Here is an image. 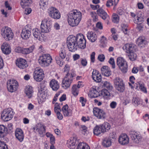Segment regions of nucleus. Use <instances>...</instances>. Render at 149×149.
Here are the masks:
<instances>
[{"label":"nucleus","mask_w":149,"mask_h":149,"mask_svg":"<svg viewBox=\"0 0 149 149\" xmlns=\"http://www.w3.org/2000/svg\"><path fill=\"white\" fill-rule=\"evenodd\" d=\"M92 78L97 82H100L102 81V76L98 71L93 70L92 73Z\"/></svg>","instance_id":"obj_19"},{"label":"nucleus","mask_w":149,"mask_h":149,"mask_svg":"<svg viewBox=\"0 0 149 149\" xmlns=\"http://www.w3.org/2000/svg\"><path fill=\"white\" fill-rule=\"evenodd\" d=\"M32 31L33 35L35 38L38 40V39H40L41 40L42 39V37H41V38H40V36L41 33L40 29L37 28L34 29Z\"/></svg>","instance_id":"obj_37"},{"label":"nucleus","mask_w":149,"mask_h":149,"mask_svg":"<svg viewBox=\"0 0 149 149\" xmlns=\"http://www.w3.org/2000/svg\"><path fill=\"white\" fill-rule=\"evenodd\" d=\"M134 23L136 24H142L144 22L143 18L142 16L141 13H138L137 16L134 20Z\"/></svg>","instance_id":"obj_35"},{"label":"nucleus","mask_w":149,"mask_h":149,"mask_svg":"<svg viewBox=\"0 0 149 149\" xmlns=\"http://www.w3.org/2000/svg\"><path fill=\"white\" fill-rule=\"evenodd\" d=\"M38 95L39 102L42 103L45 101L47 94L43 90L39 89Z\"/></svg>","instance_id":"obj_24"},{"label":"nucleus","mask_w":149,"mask_h":149,"mask_svg":"<svg viewBox=\"0 0 149 149\" xmlns=\"http://www.w3.org/2000/svg\"><path fill=\"white\" fill-rule=\"evenodd\" d=\"M55 60L57 63L60 66H62L63 65V62L62 61L61 58L58 56H56L55 57Z\"/></svg>","instance_id":"obj_52"},{"label":"nucleus","mask_w":149,"mask_h":149,"mask_svg":"<svg viewBox=\"0 0 149 149\" xmlns=\"http://www.w3.org/2000/svg\"><path fill=\"white\" fill-rule=\"evenodd\" d=\"M16 138L20 142H22L24 138V135L22 130L20 128H17L15 131Z\"/></svg>","instance_id":"obj_21"},{"label":"nucleus","mask_w":149,"mask_h":149,"mask_svg":"<svg viewBox=\"0 0 149 149\" xmlns=\"http://www.w3.org/2000/svg\"><path fill=\"white\" fill-rule=\"evenodd\" d=\"M62 111L64 116H70L72 114V110L68 109V105L66 104L64 106L62 109Z\"/></svg>","instance_id":"obj_30"},{"label":"nucleus","mask_w":149,"mask_h":149,"mask_svg":"<svg viewBox=\"0 0 149 149\" xmlns=\"http://www.w3.org/2000/svg\"><path fill=\"white\" fill-rule=\"evenodd\" d=\"M139 69V71L140 74L142 76H144L145 74L144 69V67L142 65H140L138 67Z\"/></svg>","instance_id":"obj_53"},{"label":"nucleus","mask_w":149,"mask_h":149,"mask_svg":"<svg viewBox=\"0 0 149 149\" xmlns=\"http://www.w3.org/2000/svg\"><path fill=\"white\" fill-rule=\"evenodd\" d=\"M89 95H90L91 97L95 98L98 97L99 93L95 88H92L90 89Z\"/></svg>","instance_id":"obj_38"},{"label":"nucleus","mask_w":149,"mask_h":149,"mask_svg":"<svg viewBox=\"0 0 149 149\" xmlns=\"http://www.w3.org/2000/svg\"><path fill=\"white\" fill-rule=\"evenodd\" d=\"M23 49L24 48L21 47H17L15 49V52L18 53H22L23 54Z\"/></svg>","instance_id":"obj_64"},{"label":"nucleus","mask_w":149,"mask_h":149,"mask_svg":"<svg viewBox=\"0 0 149 149\" xmlns=\"http://www.w3.org/2000/svg\"><path fill=\"white\" fill-rule=\"evenodd\" d=\"M100 42L101 43L105 45L107 43V39L104 36H102L101 37Z\"/></svg>","instance_id":"obj_57"},{"label":"nucleus","mask_w":149,"mask_h":149,"mask_svg":"<svg viewBox=\"0 0 149 149\" xmlns=\"http://www.w3.org/2000/svg\"><path fill=\"white\" fill-rule=\"evenodd\" d=\"M87 36L89 41L92 42H95L97 38L95 33L93 31L88 32L87 34Z\"/></svg>","instance_id":"obj_27"},{"label":"nucleus","mask_w":149,"mask_h":149,"mask_svg":"<svg viewBox=\"0 0 149 149\" xmlns=\"http://www.w3.org/2000/svg\"><path fill=\"white\" fill-rule=\"evenodd\" d=\"M7 84L8 90L11 93L16 91L19 86L18 82L13 79L8 80Z\"/></svg>","instance_id":"obj_12"},{"label":"nucleus","mask_w":149,"mask_h":149,"mask_svg":"<svg viewBox=\"0 0 149 149\" xmlns=\"http://www.w3.org/2000/svg\"><path fill=\"white\" fill-rule=\"evenodd\" d=\"M32 2V0H21L20 4L22 7L24 8L25 7L28 6Z\"/></svg>","instance_id":"obj_45"},{"label":"nucleus","mask_w":149,"mask_h":149,"mask_svg":"<svg viewBox=\"0 0 149 149\" xmlns=\"http://www.w3.org/2000/svg\"><path fill=\"white\" fill-rule=\"evenodd\" d=\"M31 34V32L29 29L24 28L21 32V37L23 39H27L30 37Z\"/></svg>","instance_id":"obj_25"},{"label":"nucleus","mask_w":149,"mask_h":149,"mask_svg":"<svg viewBox=\"0 0 149 149\" xmlns=\"http://www.w3.org/2000/svg\"><path fill=\"white\" fill-rule=\"evenodd\" d=\"M117 65L123 73H126L127 72V63L123 58L119 57L117 58Z\"/></svg>","instance_id":"obj_13"},{"label":"nucleus","mask_w":149,"mask_h":149,"mask_svg":"<svg viewBox=\"0 0 149 149\" xmlns=\"http://www.w3.org/2000/svg\"><path fill=\"white\" fill-rule=\"evenodd\" d=\"M95 53L94 52H93L90 55L91 62L93 63H94L95 61Z\"/></svg>","instance_id":"obj_62"},{"label":"nucleus","mask_w":149,"mask_h":149,"mask_svg":"<svg viewBox=\"0 0 149 149\" xmlns=\"http://www.w3.org/2000/svg\"><path fill=\"white\" fill-rule=\"evenodd\" d=\"M109 63L111 65L113 68L114 69L115 68V61L113 58L112 57L110 58L109 61Z\"/></svg>","instance_id":"obj_54"},{"label":"nucleus","mask_w":149,"mask_h":149,"mask_svg":"<svg viewBox=\"0 0 149 149\" xmlns=\"http://www.w3.org/2000/svg\"><path fill=\"white\" fill-rule=\"evenodd\" d=\"M117 105V103L115 101H112L111 102L109 106L112 109H115Z\"/></svg>","instance_id":"obj_61"},{"label":"nucleus","mask_w":149,"mask_h":149,"mask_svg":"<svg viewBox=\"0 0 149 149\" xmlns=\"http://www.w3.org/2000/svg\"><path fill=\"white\" fill-rule=\"evenodd\" d=\"M72 38L75 40L79 46V47L81 49H84L86 47V40L84 36L81 33H78L75 36L70 35Z\"/></svg>","instance_id":"obj_4"},{"label":"nucleus","mask_w":149,"mask_h":149,"mask_svg":"<svg viewBox=\"0 0 149 149\" xmlns=\"http://www.w3.org/2000/svg\"><path fill=\"white\" fill-rule=\"evenodd\" d=\"M116 138V132L114 131H112L109 134V139H110L112 140L115 139Z\"/></svg>","instance_id":"obj_55"},{"label":"nucleus","mask_w":149,"mask_h":149,"mask_svg":"<svg viewBox=\"0 0 149 149\" xmlns=\"http://www.w3.org/2000/svg\"><path fill=\"white\" fill-rule=\"evenodd\" d=\"M82 17L81 13L77 10L70 11L68 15V21L69 25L74 27L78 25Z\"/></svg>","instance_id":"obj_1"},{"label":"nucleus","mask_w":149,"mask_h":149,"mask_svg":"<svg viewBox=\"0 0 149 149\" xmlns=\"http://www.w3.org/2000/svg\"><path fill=\"white\" fill-rule=\"evenodd\" d=\"M14 114L13 109L11 108H8L5 109L2 112L1 118L4 121H7L13 118Z\"/></svg>","instance_id":"obj_7"},{"label":"nucleus","mask_w":149,"mask_h":149,"mask_svg":"<svg viewBox=\"0 0 149 149\" xmlns=\"http://www.w3.org/2000/svg\"><path fill=\"white\" fill-rule=\"evenodd\" d=\"M134 52H133L129 53L130 54L129 56V59L132 61L135 60L137 57L136 54L134 53Z\"/></svg>","instance_id":"obj_49"},{"label":"nucleus","mask_w":149,"mask_h":149,"mask_svg":"<svg viewBox=\"0 0 149 149\" xmlns=\"http://www.w3.org/2000/svg\"><path fill=\"white\" fill-rule=\"evenodd\" d=\"M129 138L125 134H122L119 137L118 142L122 145H126L129 143Z\"/></svg>","instance_id":"obj_17"},{"label":"nucleus","mask_w":149,"mask_h":149,"mask_svg":"<svg viewBox=\"0 0 149 149\" xmlns=\"http://www.w3.org/2000/svg\"><path fill=\"white\" fill-rule=\"evenodd\" d=\"M77 149H90L88 145L83 142L79 143L77 146Z\"/></svg>","instance_id":"obj_43"},{"label":"nucleus","mask_w":149,"mask_h":149,"mask_svg":"<svg viewBox=\"0 0 149 149\" xmlns=\"http://www.w3.org/2000/svg\"><path fill=\"white\" fill-rule=\"evenodd\" d=\"M135 86H136V89H139L144 93H147L146 88L142 81H139L137 82L135 84Z\"/></svg>","instance_id":"obj_20"},{"label":"nucleus","mask_w":149,"mask_h":149,"mask_svg":"<svg viewBox=\"0 0 149 149\" xmlns=\"http://www.w3.org/2000/svg\"><path fill=\"white\" fill-rule=\"evenodd\" d=\"M121 26L123 32L125 34H126L127 33V26L126 24H123L121 25Z\"/></svg>","instance_id":"obj_58"},{"label":"nucleus","mask_w":149,"mask_h":149,"mask_svg":"<svg viewBox=\"0 0 149 149\" xmlns=\"http://www.w3.org/2000/svg\"><path fill=\"white\" fill-rule=\"evenodd\" d=\"M1 48L3 53L5 54H9L11 52V50L10 46L7 43H3L1 46Z\"/></svg>","instance_id":"obj_26"},{"label":"nucleus","mask_w":149,"mask_h":149,"mask_svg":"<svg viewBox=\"0 0 149 149\" xmlns=\"http://www.w3.org/2000/svg\"><path fill=\"white\" fill-rule=\"evenodd\" d=\"M50 87L53 91H56L59 87V84L58 81L55 79H52L49 83Z\"/></svg>","instance_id":"obj_29"},{"label":"nucleus","mask_w":149,"mask_h":149,"mask_svg":"<svg viewBox=\"0 0 149 149\" xmlns=\"http://www.w3.org/2000/svg\"><path fill=\"white\" fill-rule=\"evenodd\" d=\"M1 33L3 37L7 40H9L13 37V34L12 30L8 27L2 28Z\"/></svg>","instance_id":"obj_6"},{"label":"nucleus","mask_w":149,"mask_h":149,"mask_svg":"<svg viewBox=\"0 0 149 149\" xmlns=\"http://www.w3.org/2000/svg\"><path fill=\"white\" fill-rule=\"evenodd\" d=\"M102 74L104 76L109 77L111 74V72L110 69L107 66H103L101 68Z\"/></svg>","instance_id":"obj_32"},{"label":"nucleus","mask_w":149,"mask_h":149,"mask_svg":"<svg viewBox=\"0 0 149 149\" xmlns=\"http://www.w3.org/2000/svg\"><path fill=\"white\" fill-rule=\"evenodd\" d=\"M135 80V78L134 76H131L130 77V81L131 82L129 83V86L132 88L133 86L132 85V84H134V81Z\"/></svg>","instance_id":"obj_56"},{"label":"nucleus","mask_w":149,"mask_h":149,"mask_svg":"<svg viewBox=\"0 0 149 149\" xmlns=\"http://www.w3.org/2000/svg\"><path fill=\"white\" fill-rule=\"evenodd\" d=\"M130 136L132 141L135 143H138L141 139V136L136 132H132L130 134Z\"/></svg>","instance_id":"obj_22"},{"label":"nucleus","mask_w":149,"mask_h":149,"mask_svg":"<svg viewBox=\"0 0 149 149\" xmlns=\"http://www.w3.org/2000/svg\"><path fill=\"white\" fill-rule=\"evenodd\" d=\"M94 115L99 119H104L105 118L106 113L102 109L97 107H94L93 109Z\"/></svg>","instance_id":"obj_15"},{"label":"nucleus","mask_w":149,"mask_h":149,"mask_svg":"<svg viewBox=\"0 0 149 149\" xmlns=\"http://www.w3.org/2000/svg\"><path fill=\"white\" fill-rule=\"evenodd\" d=\"M149 104L148 99L146 98L144 100L143 102H142V105L144 107H148Z\"/></svg>","instance_id":"obj_60"},{"label":"nucleus","mask_w":149,"mask_h":149,"mask_svg":"<svg viewBox=\"0 0 149 149\" xmlns=\"http://www.w3.org/2000/svg\"><path fill=\"white\" fill-rule=\"evenodd\" d=\"M0 149H8L7 146L5 143L0 141Z\"/></svg>","instance_id":"obj_59"},{"label":"nucleus","mask_w":149,"mask_h":149,"mask_svg":"<svg viewBox=\"0 0 149 149\" xmlns=\"http://www.w3.org/2000/svg\"><path fill=\"white\" fill-rule=\"evenodd\" d=\"M24 92L29 98L31 97L33 93V87L29 86H26Z\"/></svg>","instance_id":"obj_28"},{"label":"nucleus","mask_w":149,"mask_h":149,"mask_svg":"<svg viewBox=\"0 0 149 149\" xmlns=\"http://www.w3.org/2000/svg\"><path fill=\"white\" fill-rule=\"evenodd\" d=\"M135 47L134 44L133 43H127L123 45V49L127 53L135 52Z\"/></svg>","instance_id":"obj_18"},{"label":"nucleus","mask_w":149,"mask_h":149,"mask_svg":"<svg viewBox=\"0 0 149 149\" xmlns=\"http://www.w3.org/2000/svg\"><path fill=\"white\" fill-rule=\"evenodd\" d=\"M105 56L103 54H99L97 57L98 59L101 62H103L105 59Z\"/></svg>","instance_id":"obj_63"},{"label":"nucleus","mask_w":149,"mask_h":149,"mask_svg":"<svg viewBox=\"0 0 149 149\" xmlns=\"http://www.w3.org/2000/svg\"><path fill=\"white\" fill-rule=\"evenodd\" d=\"M7 128L3 125H0V137L1 138L3 137V134L7 131Z\"/></svg>","instance_id":"obj_46"},{"label":"nucleus","mask_w":149,"mask_h":149,"mask_svg":"<svg viewBox=\"0 0 149 149\" xmlns=\"http://www.w3.org/2000/svg\"><path fill=\"white\" fill-rule=\"evenodd\" d=\"M37 131L41 136H42L46 132V126L40 124L37 125Z\"/></svg>","instance_id":"obj_31"},{"label":"nucleus","mask_w":149,"mask_h":149,"mask_svg":"<svg viewBox=\"0 0 149 149\" xmlns=\"http://www.w3.org/2000/svg\"><path fill=\"white\" fill-rule=\"evenodd\" d=\"M49 0H40L39 2L40 8L42 10H45L47 8Z\"/></svg>","instance_id":"obj_39"},{"label":"nucleus","mask_w":149,"mask_h":149,"mask_svg":"<svg viewBox=\"0 0 149 149\" xmlns=\"http://www.w3.org/2000/svg\"><path fill=\"white\" fill-rule=\"evenodd\" d=\"M136 43L138 46L142 47L146 45L147 41L144 37L141 36L137 39Z\"/></svg>","instance_id":"obj_34"},{"label":"nucleus","mask_w":149,"mask_h":149,"mask_svg":"<svg viewBox=\"0 0 149 149\" xmlns=\"http://www.w3.org/2000/svg\"><path fill=\"white\" fill-rule=\"evenodd\" d=\"M77 139L74 137L70 138L67 140L66 143L67 146L70 149H74L75 147Z\"/></svg>","instance_id":"obj_23"},{"label":"nucleus","mask_w":149,"mask_h":149,"mask_svg":"<svg viewBox=\"0 0 149 149\" xmlns=\"http://www.w3.org/2000/svg\"><path fill=\"white\" fill-rule=\"evenodd\" d=\"M132 103L135 106H138L142 104V100L138 97H134L132 99Z\"/></svg>","instance_id":"obj_42"},{"label":"nucleus","mask_w":149,"mask_h":149,"mask_svg":"<svg viewBox=\"0 0 149 149\" xmlns=\"http://www.w3.org/2000/svg\"><path fill=\"white\" fill-rule=\"evenodd\" d=\"M119 20V18L118 16L115 14H113L112 15V21L114 23H118Z\"/></svg>","instance_id":"obj_48"},{"label":"nucleus","mask_w":149,"mask_h":149,"mask_svg":"<svg viewBox=\"0 0 149 149\" xmlns=\"http://www.w3.org/2000/svg\"><path fill=\"white\" fill-rule=\"evenodd\" d=\"M47 13L51 18L58 19L61 17V14L59 10L53 7H49L47 10Z\"/></svg>","instance_id":"obj_11"},{"label":"nucleus","mask_w":149,"mask_h":149,"mask_svg":"<svg viewBox=\"0 0 149 149\" xmlns=\"http://www.w3.org/2000/svg\"><path fill=\"white\" fill-rule=\"evenodd\" d=\"M35 48L34 45H32L29 48H24L23 51V54H27L32 52Z\"/></svg>","instance_id":"obj_44"},{"label":"nucleus","mask_w":149,"mask_h":149,"mask_svg":"<svg viewBox=\"0 0 149 149\" xmlns=\"http://www.w3.org/2000/svg\"><path fill=\"white\" fill-rule=\"evenodd\" d=\"M104 86V87L107 88V89L111 90L113 88L112 86L110 84L109 82L107 81H105L103 84Z\"/></svg>","instance_id":"obj_51"},{"label":"nucleus","mask_w":149,"mask_h":149,"mask_svg":"<svg viewBox=\"0 0 149 149\" xmlns=\"http://www.w3.org/2000/svg\"><path fill=\"white\" fill-rule=\"evenodd\" d=\"M79 88L77 87V85H74L72 87V93L75 95H77L78 94Z\"/></svg>","instance_id":"obj_47"},{"label":"nucleus","mask_w":149,"mask_h":149,"mask_svg":"<svg viewBox=\"0 0 149 149\" xmlns=\"http://www.w3.org/2000/svg\"><path fill=\"white\" fill-rule=\"evenodd\" d=\"M98 15L104 20L108 17L107 13L102 8H99L97 11Z\"/></svg>","instance_id":"obj_36"},{"label":"nucleus","mask_w":149,"mask_h":149,"mask_svg":"<svg viewBox=\"0 0 149 149\" xmlns=\"http://www.w3.org/2000/svg\"><path fill=\"white\" fill-rule=\"evenodd\" d=\"M66 50L64 47H63L60 48L59 52V55L61 59H64L66 55Z\"/></svg>","instance_id":"obj_40"},{"label":"nucleus","mask_w":149,"mask_h":149,"mask_svg":"<svg viewBox=\"0 0 149 149\" xmlns=\"http://www.w3.org/2000/svg\"><path fill=\"white\" fill-rule=\"evenodd\" d=\"M91 17H92L93 20L94 22H96L98 20V16L96 13L95 12H91Z\"/></svg>","instance_id":"obj_50"},{"label":"nucleus","mask_w":149,"mask_h":149,"mask_svg":"<svg viewBox=\"0 0 149 149\" xmlns=\"http://www.w3.org/2000/svg\"><path fill=\"white\" fill-rule=\"evenodd\" d=\"M111 128L110 124L107 123H104L103 124L96 125L93 129V133L95 135L98 136L102 133L108 131Z\"/></svg>","instance_id":"obj_2"},{"label":"nucleus","mask_w":149,"mask_h":149,"mask_svg":"<svg viewBox=\"0 0 149 149\" xmlns=\"http://www.w3.org/2000/svg\"><path fill=\"white\" fill-rule=\"evenodd\" d=\"M44 77V72L41 68L38 67L35 68L33 72V78L36 81L40 82L43 79Z\"/></svg>","instance_id":"obj_10"},{"label":"nucleus","mask_w":149,"mask_h":149,"mask_svg":"<svg viewBox=\"0 0 149 149\" xmlns=\"http://www.w3.org/2000/svg\"><path fill=\"white\" fill-rule=\"evenodd\" d=\"M52 59L49 54H43L40 56L38 59L39 65L42 67L48 66L52 63Z\"/></svg>","instance_id":"obj_3"},{"label":"nucleus","mask_w":149,"mask_h":149,"mask_svg":"<svg viewBox=\"0 0 149 149\" xmlns=\"http://www.w3.org/2000/svg\"><path fill=\"white\" fill-rule=\"evenodd\" d=\"M100 95L104 99L106 100L110 99L111 97L109 91L105 89H103L101 91Z\"/></svg>","instance_id":"obj_33"},{"label":"nucleus","mask_w":149,"mask_h":149,"mask_svg":"<svg viewBox=\"0 0 149 149\" xmlns=\"http://www.w3.org/2000/svg\"><path fill=\"white\" fill-rule=\"evenodd\" d=\"M111 139H105L103 140L102 143V145L106 147H108L111 146Z\"/></svg>","instance_id":"obj_41"},{"label":"nucleus","mask_w":149,"mask_h":149,"mask_svg":"<svg viewBox=\"0 0 149 149\" xmlns=\"http://www.w3.org/2000/svg\"><path fill=\"white\" fill-rule=\"evenodd\" d=\"M67 45L70 51L74 52L77 50L79 46L72 37L69 36L67 38Z\"/></svg>","instance_id":"obj_9"},{"label":"nucleus","mask_w":149,"mask_h":149,"mask_svg":"<svg viewBox=\"0 0 149 149\" xmlns=\"http://www.w3.org/2000/svg\"><path fill=\"white\" fill-rule=\"evenodd\" d=\"M75 76V74H66L62 81V87L65 89L69 88L72 83L73 77Z\"/></svg>","instance_id":"obj_5"},{"label":"nucleus","mask_w":149,"mask_h":149,"mask_svg":"<svg viewBox=\"0 0 149 149\" xmlns=\"http://www.w3.org/2000/svg\"><path fill=\"white\" fill-rule=\"evenodd\" d=\"M114 84L116 88L120 92H123L124 90L125 87L122 80L119 78L116 77L114 80Z\"/></svg>","instance_id":"obj_14"},{"label":"nucleus","mask_w":149,"mask_h":149,"mask_svg":"<svg viewBox=\"0 0 149 149\" xmlns=\"http://www.w3.org/2000/svg\"><path fill=\"white\" fill-rule=\"evenodd\" d=\"M52 25V22L49 19H43L40 25L41 32L45 33L49 32L50 31Z\"/></svg>","instance_id":"obj_8"},{"label":"nucleus","mask_w":149,"mask_h":149,"mask_svg":"<svg viewBox=\"0 0 149 149\" xmlns=\"http://www.w3.org/2000/svg\"><path fill=\"white\" fill-rule=\"evenodd\" d=\"M15 64L20 69H23L28 66L26 61L22 58H18L15 61Z\"/></svg>","instance_id":"obj_16"}]
</instances>
